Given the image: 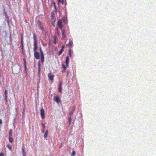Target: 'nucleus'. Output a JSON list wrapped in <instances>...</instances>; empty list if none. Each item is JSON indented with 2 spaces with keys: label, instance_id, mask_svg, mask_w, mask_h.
Returning a JSON list of instances; mask_svg holds the SVG:
<instances>
[{
  "label": "nucleus",
  "instance_id": "a211bd4d",
  "mask_svg": "<svg viewBox=\"0 0 156 156\" xmlns=\"http://www.w3.org/2000/svg\"><path fill=\"white\" fill-rule=\"evenodd\" d=\"M9 141L10 142H12L13 141V138L12 137H11V136L10 137H9Z\"/></svg>",
  "mask_w": 156,
  "mask_h": 156
},
{
  "label": "nucleus",
  "instance_id": "20e7f679",
  "mask_svg": "<svg viewBox=\"0 0 156 156\" xmlns=\"http://www.w3.org/2000/svg\"><path fill=\"white\" fill-rule=\"evenodd\" d=\"M48 77L49 79L51 81L54 80V76L52 75L51 73H50L48 75Z\"/></svg>",
  "mask_w": 156,
  "mask_h": 156
},
{
  "label": "nucleus",
  "instance_id": "9d476101",
  "mask_svg": "<svg viewBox=\"0 0 156 156\" xmlns=\"http://www.w3.org/2000/svg\"><path fill=\"white\" fill-rule=\"evenodd\" d=\"M62 86V83L61 82L59 83V86L58 88L59 91L60 93H61V88Z\"/></svg>",
  "mask_w": 156,
  "mask_h": 156
},
{
  "label": "nucleus",
  "instance_id": "f3484780",
  "mask_svg": "<svg viewBox=\"0 0 156 156\" xmlns=\"http://www.w3.org/2000/svg\"><path fill=\"white\" fill-rule=\"evenodd\" d=\"M5 98L6 101H7V90H5Z\"/></svg>",
  "mask_w": 156,
  "mask_h": 156
},
{
  "label": "nucleus",
  "instance_id": "39448f33",
  "mask_svg": "<svg viewBox=\"0 0 156 156\" xmlns=\"http://www.w3.org/2000/svg\"><path fill=\"white\" fill-rule=\"evenodd\" d=\"M38 48L37 42L34 43V52H35Z\"/></svg>",
  "mask_w": 156,
  "mask_h": 156
},
{
  "label": "nucleus",
  "instance_id": "6e6552de",
  "mask_svg": "<svg viewBox=\"0 0 156 156\" xmlns=\"http://www.w3.org/2000/svg\"><path fill=\"white\" fill-rule=\"evenodd\" d=\"M62 67L63 68V69L62 71V72L63 73V72H65L66 71V69L67 67V66H66V65H65L63 64H62Z\"/></svg>",
  "mask_w": 156,
  "mask_h": 156
},
{
  "label": "nucleus",
  "instance_id": "0eeeda50",
  "mask_svg": "<svg viewBox=\"0 0 156 156\" xmlns=\"http://www.w3.org/2000/svg\"><path fill=\"white\" fill-rule=\"evenodd\" d=\"M69 57L68 56L66 57V60L65 61V63H66V66H67V67H68V64L69 63Z\"/></svg>",
  "mask_w": 156,
  "mask_h": 156
},
{
  "label": "nucleus",
  "instance_id": "7c9ffc66",
  "mask_svg": "<svg viewBox=\"0 0 156 156\" xmlns=\"http://www.w3.org/2000/svg\"><path fill=\"white\" fill-rule=\"evenodd\" d=\"M2 123V120L0 119V125Z\"/></svg>",
  "mask_w": 156,
  "mask_h": 156
},
{
  "label": "nucleus",
  "instance_id": "6ab92c4d",
  "mask_svg": "<svg viewBox=\"0 0 156 156\" xmlns=\"http://www.w3.org/2000/svg\"><path fill=\"white\" fill-rule=\"evenodd\" d=\"M9 137H10V136L11 137V136L12 135V131L11 130H10L9 131Z\"/></svg>",
  "mask_w": 156,
  "mask_h": 156
},
{
  "label": "nucleus",
  "instance_id": "4be33fe9",
  "mask_svg": "<svg viewBox=\"0 0 156 156\" xmlns=\"http://www.w3.org/2000/svg\"><path fill=\"white\" fill-rule=\"evenodd\" d=\"M66 0H58L59 2H61V3L62 4H63Z\"/></svg>",
  "mask_w": 156,
  "mask_h": 156
},
{
  "label": "nucleus",
  "instance_id": "aec40b11",
  "mask_svg": "<svg viewBox=\"0 0 156 156\" xmlns=\"http://www.w3.org/2000/svg\"><path fill=\"white\" fill-rule=\"evenodd\" d=\"M71 49H69V55L70 57H72V55H71Z\"/></svg>",
  "mask_w": 156,
  "mask_h": 156
},
{
  "label": "nucleus",
  "instance_id": "1a4fd4ad",
  "mask_svg": "<svg viewBox=\"0 0 156 156\" xmlns=\"http://www.w3.org/2000/svg\"><path fill=\"white\" fill-rule=\"evenodd\" d=\"M55 101L57 103H59L60 101V98L58 96H56L55 97Z\"/></svg>",
  "mask_w": 156,
  "mask_h": 156
},
{
  "label": "nucleus",
  "instance_id": "412c9836",
  "mask_svg": "<svg viewBox=\"0 0 156 156\" xmlns=\"http://www.w3.org/2000/svg\"><path fill=\"white\" fill-rule=\"evenodd\" d=\"M21 44H22V48H23V44H22V42H23V35H22V34H21Z\"/></svg>",
  "mask_w": 156,
  "mask_h": 156
},
{
  "label": "nucleus",
  "instance_id": "72a5a7b5",
  "mask_svg": "<svg viewBox=\"0 0 156 156\" xmlns=\"http://www.w3.org/2000/svg\"><path fill=\"white\" fill-rule=\"evenodd\" d=\"M39 49H40V51L41 50H42L41 48V47H40L39 48Z\"/></svg>",
  "mask_w": 156,
  "mask_h": 156
},
{
  "label": "nucleus",
  "instance_id": "dca6fc26",
  "mask_svg": "<svg viewBox=\"0 0 156 156\" xmlns=\"http://www.w3.org/2000/svg\"><path fill=\"white\" fill-rule=\"evenodd\" d=\"M48 130H47L45 132V134L44 135V137L45 138L47 137L48 136Z\"/></svg>",
  "mask_w": 156,
  "mask_h": 156
},
{
  "label": "nucleus",
  "instance_id": "2eb2a0df",
  "mask_svg": "<svg viewBox=\"0 0 156 156\" xmlns=\"http://www.w3.org/2000/svg\"><path fill=\"white\" fill-rule=\"evenodd\" d=\"M22 152L23 156H26V153L25 151L24 148H22Z\"/></svg>",
  "mask_w": 156,
  "mask_h": 156
},
{
  "label": "nucleus",
  "instance_id": "423d86ee",
  "mask_svg": "<svg viewBox=\"0 0 156 156\" xmlns=\"http://www.w3.org/2000/svg\"><path fill=\"white\" fill-rule=\"evenodd\" d=\"M73 41L71 40H69V43L67 45V46L69 48H71L72 47Z\"/></svg>",
  "mask_w": 156,
  "mask_h": 156
},
{
  "label": "nucleus",
  "instance_id": "b1692460",
  "mask_svg": "<svg viewBox=\"0 0 156 156\" xmlns=\"http://www.w3.org/2000/svg\"><path fill=\"white\" fill-rule=\"evenodd\" d=\"M75 155V151H73L71 154V156H74Z\"/></svg>",
  "mask_w": 156,
  "mask_h": 156
},
{
  "label": "nucleus",
  "instance_id": "c85d7f7f",
  "mask_svg": "<svg viewBox=\"0 0 156 156\" xmlns=\"http://www.w3.org/2000/svg\"><path fill=\"white\" fill-rule=\"evenodd\" d=\"M4 154L2 152L0 153V156H4Z\"/></svg>",
  "mask_w": 156,
  "mask_h": 156
},
{
  "label": "nucleus",
  "instance_id": "5701e85b",
  "mask_svg": "<svg viewBox=\"0 0 156 156\" xmlns=\"http://www.w3.org/2000/svg\"><path fill=\"white\" fill-rule=\"evenodd\" d=\"M7 147L9 150H12V147L11 146H10L9 145H7Z\"/></svg>",
  "mask_w": 156,
  "mask_h": 156
},
{
  "label": "nucleus",
  "instance_id": "c9c22d12",
  "mask_svg": "<svg viewBox=\"0 0 156 156\" xmlns=\"http://www.w3.org/2000/svg\"><path fill=\"white\" fill-rule=\"evenodd\" d=\"M56 40L54 39V42L55 43H56Z\"/></svg>",
  "mask_w": 156,
  "mask_h": 156
},
{
  "label": "nucleus",
  "instance_id": "f257e3e1",
  "mask_svg": "<svg viewBox=\"0 0 156 156\" xmlns=\"http://www.w3.org/2000/svg\"><path fill=\"white\" fill-rule=\"evenodd\" d=\"M58 26L62 30V38L63 39L65 38V30L62 29V21L60 20L58 21L57 23Z\"/></svg>",
  "mask_w": 156,
  "mask_h": 156
},
{
  "label": "nucleus",
  "instance_id": "7ed1b4c3",
  "mask_svg": "<svg viewBox=\"0 0 156 156\" xmlns=\"http://www.w3.org/2000/svg\"><path fill=\"white\" fill-rule=\"evenodd\" d=\"M34 56L35 58L37 59H38L39 58V54L38 52L35 51L34 52Z\"/></svg>",
  "mask_w": 156,
  "mask_h": 156
},
{
  "label": "nucleus",
  "instance_id": "f03ea898",
  "mask_svg": "<svg viewBox=\"0 0 156 156\" xmlns=\"http://www.w3.org/2000/svg\"><path fill=\"white\" fill-rule=\"evenodd\" d=\"M40 115L42 119L45 117V112L44 110L42 108L40 109Z\"/></svg>",
  "mask_w": 156,
  "mask_h": 156
},
{
  "label": "nucleus",
  "instance_id": "cd10ccee",
  "mask_svg": "<svg viewBox=\"0 0 156 156\" xmlns=\"http://www.w3.org/2000/svg\"><path fill=\"white\" fill-rule=\"evenodd\" d=\"M66 19V18L65 16L62 17V20L64 21L65 22V20Z\"/></svg>",
  "mask_w": 156,
  "mask_h": 156
},
{
  "label": "nucleus",
  "instance_id": "c756f323",
  "mask_svg": "<svg viewBox=\"0 0 156 156\" xmlns=\"http://www.w3.org/2000/svg\"><path fill=\"white\" fill-rule=\"evenodd\" d=\"M64 47H65V45H62L61 47V49H64Z\"/></svg>",
  "mask_w": 156,
  "mask_h": 156
},
{
  "label": "nucleus",
  "instance_id": "4468645a",
  "mask_svg": "<svg viewBox=\"0 0 156 156\" xmlns=\"http://www.w3.org/2000/svg\"><path fill=\"white\" fill-rule=\"evenodd\" d=\"M41 62L42 63H43L44 61V55H41Z\"/></svg>",
  "mask_w": 156,
  "mask_h": 156
},
{
  "label": "nucleus",
  "instance_id": "473e14b6",
  "mask_svg": "<svg viewBox=\"0 0 156 156\" xmlns=\"http://www.w3.org/2000/svg\"><path fill=\"white\" fill-rule=\"evenodd\" d=\"M69 122H70V123L71 122V119L70 117H69Z\"/></svg>",
  "mask_w": 156,
  "mask_h": 156
},
{
  "label": "nucleus",
  "instance_id": "f8f14e48",
  "mask_svg": "<svg viewBox=\"0 0 156 156\" xmlns=\"http://www.w3.org/2000/svg\"><path fill=\"white\" fill-rule=\"evenodd\" d=\"M33 39L34 40V43L37 42V38L36 36L35 33L33 34Z\"/></svg>",
  "mask_w": 156,
  "mask_h": 156
},
{
  "label": "nucleus",
  "instance_id": "f704fd0d",
  "mask_svg": "<svg viewBox=\"0 0 156 156\" xmlns=\"http://www.w3.org/2000/svg\"><path fill=\"white\" fill-rule=\"evenodd\" d=\"M63 50H64V49H61V50H60V51H61L62 52L63 51Z\"/></svg>",
  "mask_w": 156,
  "mask_h": 156
},
{
  "label": "nucleus",
  "instance_id": "a878e982",
  "mask_svg": "<svg viewBox=\"0 0 156 156\" xmlns=\"http://www.w3.org/2000/svg\"><path fill=\"white\" fill-rule=\"evenodd\" d=\"M62 52L61 51H60L59 52L58 55H60L62 53Z\"/></svg>",
  "mask_w": 156,
  "mask_h": 156
},
{
  "label": "nucleus",
  "instance_id": "bb28decb",
  "mask_svg": "<svg viewBox=\"0 0 156 156\" xmlns=\"http://www.w3.org/2000/svg\"><path fill=\"white\" fill-rule=\"evenodd\" d=\"M41 124H42V127H43V128H45V125L43 123H42Z\"/></svg>",
  "mask_w": 156,
  "mask_h": 156
},
{
  "label": "nucleus",
  "instance_id": "9b49d317",
  "mask_svg": "<svg viewBox=\"0 0 156 156\" xmlns=\"http://www.w3.org/2000/svg\"><path fill=\"white\" fill-rule=\"evenodd\" d=\"M38 74H40V72L41 70V64L39 62L38 63Z\"/></svg>",
  "mask_w": 156,
  "mask_h": 156
},
{
  "label": "nucleus",
  "instance_id": "ddd939ff",
  "mask_svg": "<svg viewBox=\"0 0 156 156\" xmlns=\"http://www.w3.org/2000/svg\"><path fill=\"white\" fill-rule=\"evenodd\" d=\"M72 109L71 110V112H70V113H69V115H70L71 116L73 114V111L75 109V108L74 106L73 107H72Z\"/></svg>",
  "mask_w": 156,
  "mask_h": 156
},
{
  "label": "nucleus",
  "instance_id": "2f4dec72",
  "mask_svg": "<svg viewBox=\"0 0 156 156\" xmlns=\"http://www.w3.org/2000/svg\"><path fill=\"white\" fill-rule=\"evenodd\" d=\"M42 133H44V129H43L42 130Z\"/></svg>",
  "mask_w": 156,
  "mask_h": 156
},
{
  "label": "nucleus",
  "instance_id": "393cba45",
  "mask_svg": "<svg viewBox=\"0 0 156 156\" xmlns=\"http://www.w3.org/2000/svg\"><path fill=\"white\" fill-rule=\"evenodd\" d=\"M40 53H41V55H44V54L43 53V52L42 51V50H41V51H40Z\"/></svg>",
  "mask_w": 156,
  "mask_h": 156
}]
</instances>
